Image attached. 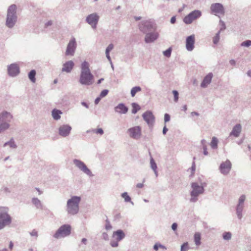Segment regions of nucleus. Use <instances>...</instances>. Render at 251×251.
I'll return each instance as SVG.
<instances>
[{"label": "nucleus", "instance_id": "obj_5", "mask_svg": "<svg viewBox=\"0 0 251 251\" xmlns=\"http://www.w3.org/2000/svg\"><path fill=\"white\" fill-rule=\"evenodd\" d=\"M12 118V115L7 111H4L0 113V133L9 128V123Z\"/></svg>", "mask_w": 251, "mask_h": 251}, {"label": "nucleus", "instance_id": "obj_56", "mask_svg": "<svg viewBox=\"0 0 251 251\" xmlns=\"http://www.w3.org/2000/svg\"><path fill=\"white\" fill-rule=\"evenodd\" d=\"M195 169H196L195 163V162L193 161V162L192 163V165L191 168V171H192L193 173H194V172L195 171Z\"/></svg>", "mask_w": 251, "mask_h": 251}, {"label": "nucleus", "instance_id": "obj_17", "mask_svg": "<svg viewBox=\"0 0 251 251\" xmlns=\"http://www.w3.org/2000/svg\"><path fill=\"white\" fill-rule=\"evenodd\" d=\"M7 72L9 76L15 77L19 74L20 68L17 64L13 63L8 66Z\"/></svg>", "mask_w": 251, "mask_h": 251}, {"label": "nucleus", "instance_id": "obj_14", "mask_svg": "<svg viewBox=\"0 0 251 251\" xmlns=\"http://www.w3.org/2000/svg\"><path fill=\"white\" fill-rule=\"evenodd\" d=\"M130 137L137 139H139L141 135V128L139 126H135L129 128L127 130Z\"/></svg>", "mask_w": 251, "mask_h": 251}, {"label": "nucleus", "instance_id": "obj_31", "mask_svg": "<svg viewBox=\"0 0 251 251\" xmlns=\"http://www.w3.org/2000/svg\"><path fill=\"white\" fill-rule=\"evenodd\" d=\"M36 71L35 70H31L28 74V76L30 81L32 82H35L36 81Z\"/></svg>", "mask_w": 251, "mask_h": 251}, {"label": "nucleus", "instance_id": "obj_27", "mask_svg": "<svg viewBox=\"0 0 251 251\" xmlns=\"http://www.w3.org/2000/svg\"><path fill=\"white\" fill-rule=\"evenodd\" d=\"M61 114H62V112L61 110L55 108L53 109L51 111L52 116L55 120H59L61 118L60 115Z\"/></svg>", "mask_w": 251, "mask_h": 251}, {"label": "nucleus", "instance_id": "obj_63", "mask_svg": "<svg viewBox=\"0 0 251 251\" xmlns=\"http://www.w3.org/2000/svg\"><path fill=\"white\" fill-rule=\"evenodd\" d=\"M121 218V214L120 213L117 214L114 216L115 220L119 219Z\"/></svg>", "mask_w": 251, "mask_h": 251}, {"label": "nucleus", "instance_id": "obj_49", "mask_svg": "<svg viewBox=\"0 0 251 251\" xmlns=\"http://www.w3.org/2000/svg\"><path fill=\"white\" fill-rule=\"evenodd\" d=\"M118 242L117 240L111 241L110 244L112 247H117L119 246Z\"/></svg>", "mask_w": 251, "mask_h": 251}, {"label": "nucleus", "instance_id": "obj_1", "mask_svg": "<svg viewBox=\"0 0 251 251\" xmlns=\"http://www.w3.org/2000/svg\"><path fill=\"white\" fill-rule=\"evenodd\" d=\"M94 82V76L89 68V64L86 61H83L80 65V74L79 82L83 85L90 86Z\"/></svg>", "mask_w": 251, "mask_h": 251}, {"label": "nucleus", "instance_id": "obj_24", "mask_svg": "<svg viewBox=\"0 0 251 251\" xmlns=\"http://www.w3.org/2000/svg\"><path fill=\"white\" fill-rule=\"evenodd\" d=\"M74 65L75 64L73 61H68L63 64L61 71L62 72H65L68 73H70Z\"/></svg>", "mask_w": 251, "mask_h": 251}, {"label": "nucleus", "instance_id": "obj_2", "mask_svg": "<svg viewBox=\"0 0 251 251\" xmlns=\"http://www.w3.org/2000/svg\"><path fill=\"white\" fill-rule=\"evenodd\" d=\"M81 198L79 196H74L69 199L67 202L66 211L68 214L71 215L77 214L79 211V203Z\"/></svg>", "mask_w": 251, "mask_h": 251}, {"label": "nucleus", "instance_id": "obj_13", "mask_svg": "<svg viewBox=\"0 0 251 251\" xmlns=\"http://www.w3.org/2000/svg\"><path fill=\"white\" fill-rule=\"evenodd\" d=\"M76 42L75 37H72L67 45L66 51V55H73L76 48Z\"/></svg>", "mask_w": 251, "mask_h": 251}, {"label": "nucleus", "instance_id": "obj_39", "mask_svg": "<svg viewBox=\"0 0 251 251\" xmlns=\"http://www.w3.org/2000/svg\"><path fill=\"white\" fill-rule=\"evenodd\" d=\"M220 31H219L213 38V42L214 44H217L220 40Z\"/></svg>", "mask_w": 251, "mask_h": 251}, {"label": "nucleus", "instance_id": "obj_62", "mask_svg": "<svg viewBox=\"0 0 251 251\" xmlns=\"http://www.w3.org/2000/svg\"><path fill=\"white\" fill-rule=\"evenodd\" d=\"M81 104L82 105H83V106L85 107L86 108H89V105L85 101H82L81 102Z\"/></svg>", "mask_w": 251, "mask_h": 251}, {"label": "nucleus", "instance_id": "obj_41", "mask_svg": "<svg viewBox=\"0 0 251 251\" xmlns=\"http://www.w3.org/2000/svg\"><path fill=\"white\" fill-rule=\"evenodd\" d=\"M241 46L242 47H249L251 46V40H247L242 42Z\"/></svg>", "mask_w": 251, "mask_h": 251}, {"label": "nucleus", "instance_id": "obj_23", "mask_svg": "<svg viewBox=\"0 0 251 251\" xmlns=\"http://www.w3.org/2000/svg\"><path fill=\"white\" fill-rule=\"evenodd\" d=\"M212 77H213V74L212 73H208L203 78V79L201 84V87L202 88L207 87L208 85H209L211 83Z\"/></svg>", "mask_w": 251, "mask_h": 251}, {"label": "nucleus", "instance_id": "obj_15", "mask_svg": "<svg viewBox=\"0 0 251 251\" xmlns=\"http://www.w3.org/2000/svg\"><path fill=\"white\" fill-rule=\"evenodd\" d=\"M142 117L149 126H153L155 121V117L151 111L147 110L143 114Z\"/></svg>", "mask_w": 251, "mask_h": 251}, {"label": "nucleus", "instance_id": "obj_47", "mask_svg": "<svg viewBox=\"0 0 251 251\" xmlns=\"http://www.w3.org/2000/svg\"><path fill=\"white\" fill-rule=\"evenodd\" d=\"M30 235L31 236H34L36 237V238H37L38 236V232L37 231L34 229L32 230L31 232H30L29 233Z\"/></svg>", "mask_w": 251, "mask_h": 251}, {"label": "nucleus", "instance_id": "obj_40", "mask_svg": "<svg viewBox=\"0 0 251 251\" xmlns=\"http://www.w3.org/2000/svg\"><path fill=\"white\" fill-rule=\"evenodd\" d=\"M188 249L189 246L188 242H185L181 246L180 251H187Z\"/></svg>", "mask_w": 251, "mask_h": 251}, {"label": "nucleus", "instance_id": "obj_46", "mask_svg": "<svg viewBox=\"0 0 251 251\" xmlns=\"http://www.w3.org/2000/svg\"><path fill=\"white\" fill-rule=\"evenodd\" d=\"M108 90L107 89H104L100 93V96L102 98L104 97H105L108 93Z\"/></svg>", "mask_w": 251, "mask_h": 251}, {"label": "nucleus", "instance_id": "obj_3", "mask_svg": "<svg viewBox=\"0 0 251 251\" xmlns=\"http://www.w3.org/2000/svg\"><path fill=\"white\" fill-rule=\"evenodd\" d=\"M17 6L15 4L10 5L7 10L5 25L9 28H13L17 21Z\"/></svg>", "mask_w": 251, "mask_h": 251}, {"label": "nucleus", "instance_id": "obj_18", "mask_svg": "<svg viewBox=\"0 0 251 251\" xmlns=\"http://www.w3.org/2000/svg\"><path fill=\"white\" fill-rule=\"evenodd\" d=\"M72 127L70 125H63L58 128V134L63 137H66L69 136Z\"/></svg>", "mask_w": 251, "mask_h": 251}, {"label": "nucleus", "instance_id": "obj_51", "mask_svg": "<svg viewBox=\"0 0 251 251\" xmlns=\"http://www.w3.org/2000/svg\"><path fill=\"white\" fill-rule=\"evenodd\" d=\"M171 228H172L173 230L176 231L177 229V223H174L172 224V226H171Z\"/></svg>", "mask_w": 251, "mask_h": 251}, {"label": "nucleus", "instance_id": "obj_28", "mask_svg": "<svg viewBox=\"0 0 251 251\" xmlns=\"http://www.w3.org/2000/svg\"><path fill=\"white\" fill-rule=\"evenodd\" d=\"M32 202L36 206V208L43 209V205L41 201L38 198H32Z\"/></svg>", "mask_w": 251, "mask_h": 251}, {"label": "nucleus", "instance_id": "obj_61", "mask_svg": "<svg viewBox=\"0 0 251 251\" xmlns=\"http://www.w3.org/2000/svg\"><path fill=\"white\" fill-rule=\"evenodd\" d=\"M220 23H222V27H223L222 28H221V29H220V31H221V30H222L225 29H226V27L225 24V23H224L223 21H222V20H220Z\"/></svg>", "mask_w": 251, "mask_h": 251}, {"label": "nucleus", "instance_id": "obj_32", "mask_svg": "<svg viewBox=\"0 0 251 251\" xmlns=\"http://www.w3.org/2000/svg\"><path fill=\"white\" fill-rule=\"evenodd\" d=\"M6 146H9L10 148L13 149H16L17 147L13 138H11L9 141L4 144L3 147H6Z\"/></svg>", "mask_w": 251, "mask_h": 251}, {"label": "nucleus", "instance_id": "obj_9", "mask_svg": "<svg viewBox=\"0 0 251 251\" xmlns=\"http://www.w3.org/2000/svg\"><path fill=\"white\" fill-rule=\"evenodd\" d=\"M246 200V196L242 195L238 199V203L236 206V213L238 219L241 220L243 217L242 212L244 208V202Z\"/></svg>", "mask_w": 251, "mask_h": 251}, {"label": "nucleus", "instance_id": "obj_54", "mask_svg": "<svg viewBox=\"0 0 251 251\" xmlns=\"http://www.w3.org/2000/svg\"><path fill=\"white\" fill-rule=\"evenodd\" d=\"M101 99V98L100 96L98 97L95 100V104H98L100 101V100Z\"/></svg>", "mask_w": 251, "mask_h": 251}, {"label": "nucleus", "instance_id": "obj_42", "mask_svg": "<svg viewBox=\"0 0 251 251\" xmlns=\"http://www.w3.org/2000/svg\"><path fill=\"white\" fill-rule=\"evenodd\" d=\"M93 132L97 134L102 135L104 133L103 130L101 128H99L98 129H95L93 130Z\"/></svg>", "mask_w": 251, "mask_h": 251}, {"label": "nucleus", "instance_id": "obj_37", "mask_svg": "<svg viewBox=\"0 0 251 251\" xmlns=\"http://www.w3.org/2000/svg\"><path fill=\"white\" fill-rule=\"evenodd\" d=\"M223 238L225 240H229L231 238V233L230 232H225L223 234Z\"/></svg>", "mask_w": 251, "mask_h": 251}, {"label": "nucleus", "instance_id": "obj_53", "mask_svg": "<svg viewBox=\"0 0 251 251\" xmlns=\"http://www.w3.org/2000/svg\"><path fill=\"white\" fill-rule=\"evenodd\" d=\"M170 22L172 24H174L176 22V16H173L170 20Z\"/></svg>", "mask_w": 251, "mask_h": 251}, {"label": "nucleus", "instance_id": "obj_11", "mask_svg": "<svg viewBox=\"0 0 251 251\" xmlns=\"http://www.w3.org/2000/svg\"><path fill=\"white\" fill-rule=\"evenodd\" d=\"M74 164L82 172L89 176H93L94 175L91 170L87 167L85 164L82 161L75 159L73 160Z\"/></svg>", "mask_w": 251, "mask_h": 251}, {"label": "nucleus", "instance_id": "obj_43", "mask_svg": "<svg viewBox=\"0 0 251 251\" xmlns=\"http://www.w3.org/2000/svg\"><path fill=\"white\" fill-rule=\"evenodd\" d=\"M106 224L105 226V228L107 230H109L112 229V226L111 225L109 221L107 219L105 221Z\"/></svg>", "mask_w": 251, "mask_h": 251}, {"label": "nucleus", "instance_id": "obj_29", "mask_svg": "<svg viewBox=\"0 0 251 251\" xmlns=\"http://www.w3.org/2000/svg\"><path fill=\"white\" fill-rule=\"evenodd\" d=\"M150 165H151V168L152 169V170L153 171L154 173H155V175L157 176V165L155 163L154 159L151 156L150 158Z\"/></svg>", "mask_w": 251, "mask_h": 251}, {"label": "nucleus", "instance_id": "obj_57", "mask_svg": "<svg viewBox=\"0 0 251 251\" xmlns=\"http://www.w3.org/2000/svg\"><path fill=\"white\" fill-rule=\"evenodd\" d=\"M203 154H204V155H208V151H207V148H206V146H204V147H203Z\"/></svg>", "mask_w": 251, "mask_h": 251}, {"label": "nucleus", "instance_id": "obj_8", "mask_svg": "<svg viewBox=\"0 0 251 251\" xmlns=\"http://www.w3.org/2000/svg\"><path fill=\"white\" fill-rule=\"evenodd\" d=\"M140 30L144 33L153 31L155 30L154 23L151 20L143 21L139 24Z\"/></svg>", "mask_w": 251, "mask_h": 251}, {"label": "nucleus", "instance_id": "obj_33", "mask_svg": "<svg viewBox=\"0 0 251 251\" xmlns=\"http://www.w3.org/2000/svg\"><path fill=\"white\" fill-rule=\"evenodd\" d=\"M131 106L132 107L131 112L134 114H136L141 109L139 105L135 102L132 103Z\"/></svg>", "mask_w": 251, "mask_h": 251}, {"label": "nucleus", "instance_id": "obj_52", "mask_svg": "<svg viewBox=\"0 0 251 251\" xmlns=\"http://www.w3.org/2000/svg\"><path fill=\"white\" fill-rule=\"evenodd\" d=\"M1 191H3L5 193H10V191L9 190V188L6 187H3L1 188Z\"/></svg>", "mask_w": 251, "mask_h": 251}, {"label": "nucleus", "instance_id": "obj_60", "mask_svg": "<svg viewBox=\"0 0 251 251\" xmlns=\"http://www.w3.org/2000/svg\"><path fill=\"white\" fill-rule=\"evenodd\" d=\"M159 243H156L154 245L153 248L155 251H157L158 250L159 248Z\"/></svg>", "mask_w": 251, "mask_h": 251}, {"label": "nucleus", "instance_id": "obj_64", "mask_svg": "<svg viewBox=\"0 0 251 251\" xmlns=\"http://www.w3.org/2000/svg\"><path fill=\"white\" fill-rule=\"evenodd\" d=\"M229 63L231 65L235 66L236 64V62L234 59H231L229 61Z\"/></svg>", "mask_w": 251, "mask_h": 251}, {"label": "nucleus", "instance_id": "obj_35", "mask_svg": "<svg viewBox=\"0 0 251 251\" xmlns=\"http://www.w3.org/2000/svg\"><path fill=\"white\" fill-rule=\"evenodd\" d=\"M201 236L200 233H198V232L196 233L194 235V241H195V244L197 246H199L201 245Z\"/></svg>", "mask_w": 251, "mask_h": 251}, {"label": "nucleus", "instance_id": "obj_26", "mask_svg": "<svg viewBox=\"0 0 251 251\" xmlns=\"http://www.w3.org/2000/svg\"><path fill=\"white\" fill-rule=\"evenodd\" d=\"M112 236L113 237H116L117 241H120L125 238L126 234L123 230L118 229L113 232Z\"/></svg>", "mask_w": 251, "mask_h": 251}, {"label": "nucleus", "instance_id": "obj_58", "mask_svg": "<svg viewBox=\"0 0 251 251\" xmlns=\"http://www.w3.org/2000/svg\"><path fill=\"white\" fill-rule=\"evenodd\" d=\"M105 54H106V57L107 58V59L108 60V61H109L110 63L111 64H112V61H111V57L110 56L109 53H105Z\"/></svg>", "mask_w": 251, "mask_h": 251}, {"label": "nucleus", "instance_id": "obj_16", "mask_svg": "<svg viewBox=\"0 0 251 251\" xmlns=\"http://www.w3.org/2000/svg\"><path fill=\"white\" fill-rule=\"evenodd\" d=\"M231 168V163L229 160H226L225 162H223L220 165L219 169L221 173L224 175H227Z\"/></svg>", "mask_w": 251, "mask_h": 251}, {"label": "nucleus", "instance_id": "obj_10", "mask_svg": "<svg viewBox=\"0 0 251 251\" xmlns=\"http://www.w3.org/2000/svg\"><path fill=\"white\" fill-rule=\"evenodd\" d=\"M201 15V11L198 10H195L190 12L184 18L183 22L187 25L190 24L193 22L194 20L200 17Z\"/></svg>", "mask_w": 251, "mask_h": 251}, {"label": "nucleus", "instance_id": "obj_44", "mask_svg": "<svg viewBox=\"0 0 251 251\" xmlns=\"http://www.w3.org/2000/svg\"><path fill=\"white\" fill-rule=\"evenodd\" d=\"M172 92L174 96V101L175 102H177L178 100L179 95L178 91L176 90H173Z\"/></svg>", "mask_w": 251, "mask_h": 251}, {"label": "nucleus", "instance_id": "obj_45", "mask_svg": "<svg viewBox=\"0 0 251 251\" xmlns=\"http://www.w3.org/2000/svg\"><path fill=\"white\" fill-rule=\"evenodd\" d=\"M114 45L113 44H110L105 50V53H110V52L113 49Z\"/></svg>", "mask_w": 251, "mask_h": 251}, {"label": "nucleus", "instance_id": "obj_30", "mask_svg": "<svg viewBox=\"0 0 251 251\" xmlns=\"http://www.w3.org/2000/svg\"><path fill=\"white\" fill-rule=\"evenodd\" d=\"M121 197L124 199L126 202H130L132 205H134V202L131 201L130 197L128 195L127 192H124L121 194Z\"/></svg>", "mask_w": 251, "mask_h": 251}, {"label": "nucleus", "instance_id": "obj_50", "mask_svg": "<svg viewBox=\"0 0 251 251\" xmlns=\"http://www.w3.org/2000/svg\"><path fill=\"white\" fill-rule=\"evenodd\" d=\"M102 239H104V240H108L109 239V236H108V235L107 233L106 232H103L102 234Z\"/></svg>", "mask_w": 251, "mask_h": 251}, {"label": "nucleus", "instance_id": "obj_7", "mask_svg": "<svg viewBox=\"0 0 251 251\" xmlns=\"http://www.w3.org/2000/svg\"><path fill=\"white\" fill-rule=\"evenodd\" d=\"M72 227L69 224H64L61 226L53 235L56 239L65 237L69 236L71 233Z\"/></svg>", "mask_w": 251, "mask_h": 251}, {"label": "nucleus", "instance_id": "obj_36", "mask_svg": "<svg viewBox=\"0 0 251 251\" xmlns=\"http://www.w3.org/2000/svg\"><path fill=\"white\" fill-rule=\"evenodd\" d=\"M218 139L215 137H212V140H211V142L210 143V146H211V148L213 149H217L218 147Z\"/></svg>", "mask_w": 251, "mask_h": 251}, {"label": "nucleus", "instance_id": "obj_34", "mask_svg": "<svg viewBox=\"0 0 251 251\" xmlns=\"http://www.w3.org/2000/svg\"><path fill=\"white\" fill-rule=\"evenodd\" d=\"M142 90L141 87L135 86L133 87L130 91L131 96L132 97H134L137 92H140Z\"/></svg>", "mask_w": 251, "mask_h": 251}, {"label": "nucleus", "instance_id": "obj_21", "mask_svg": "<svg viewBox=\"0 0 251 251\" xmlns=\"http://www.w3.org/2000/svg\"><path fill=\"white\" fill-rule=\"evenodd\" d=\"M145 34L146 36L145 37V42L146 43L153 42L158 37V34L157 32L152 31Z\"/></svg>", "mask_w": 251, "mask_h": 251}, {"label": "nucleus", "instance_id": "obj_55", "mask_svg": "<svg viewBox=\"0 0 251 251\" xmlns=\"http://www.w3.org/2000/svg\"><path fill=\"white\" fill-rule=\"evenodd\" d=\"M52 25V22L51 21H49L45 24V26L46 27H47L51 25Z\"/></svg>", "mask_w": 251, "mask_h": 251}, {"label": "nucleus", "instance_id": "obj_6", "mask_svg": "<svg viewBox=\"0 0 251 251\" xmlns=\"http://www.w3.org/2000/svg\"><path fill=\"white\" fill-rule=\"evenodd\" d=\"M191 186L192 191L190 192V201L196 202L198 200L199 196L204 193V188L203 186L199 185L197 182H192Z\"/></svg>", "mask_w": 251, "mask_h": 251}, {"label": "nucleus", "instance_id": "obj_59", "mask_svg": "<svg viewBox=\"0 0 251 251\" xmlns=\"http://www.w3.org/2000/svg\"><path fill=\"white\" fill-rule=\"evenodd\" d=\"M168 129L167 128L166 126H165L163 128L162 133L164 135H165L168 131Z\"/></svg>", "mask_w": 251, "mask_h": 251}, {"label": "nucleus", "instance_id": "obj_48", "mask_svg": "<svg viewBox=\"0 0 251 251\" xmlns=\"http://www.w3.org/2000/svg\"><path fill=\"white\" fill-rule=\"evenodd\" d=\"M171 119L170 115L168 113H165L164 115V122L166 123L170 121Z\"/></svg>", "mask_w": 251, "mask_h": 251}, {"label": "nucleus", "instance_id": "obj_20", "mask_svg": "<svg viewBox=\"0 0 251 251\" xmlns=\"http://www.w3.org/2000/svg\"><path fill=\"white\" fill-rule=\"evenodd\" d=\"M195 42V35L194 34L188 36L186 39V48L188 51H192L194 49Z\"/></svg>", "mask_w": 251, "mask_h": 251}, {"label": "nucleus", "instance_id": "obj_38", "mask_svg": "<svg viewBox=\"0 0 251 251\" xmlns=\"http://www.w3.org/2000/svg\"><path fill=\"white\" fill-rule=\"evenodd\" d=\"M172 51V48L170 47L166 50L163 51V54L165 56H166L167 57H170L171 55Z\"/></svg>", "mask_w": 251, "mask_h": 251}, {"label": "nucleus", "instance_id": "obj_25", "mask_svg": "<svg viewBox=\"0 0 251 251\" xmlns=\"http://www.w3.org/2000/svg\"><path fill=\"white\" fill-rule=\"evenodd\" d=\"M242 130L241 125L239 124H236L232 128V131L229 134V136H233L237 137L239 136Z\"/></svg>", "mask_w": 251, "mask_h": 251}, {"label": "nucleus", "instance_id": "obj_19", "mask_svg": "<svg viewBox=\"0 0 251 251\" xmlns=\"http://www.w3.org/2000/svg\"><path fill=\"white\" fill-rule=\"evenodd\" d=\"M210 10L213 13H218L224 15L225 14V9L220 3H215L211 5Z\"/></svg>", "mask_w": 251, "mask_h": 251}, {"label": "nucleus", "instance_id": "obj_12", "mask_svg": "<svg viewBox=\"0 0 251 251\" xmlns=\"http://www.w3.org/2000/svg\"><path fill=\"white\" fill-rule=\"evenodd\" d=\"M99 16L96 13H92L88 15L86 18V22L91 25L93 28L95 29L99 20Z\"/></svg>", "mask_w": 251, "mask_h": 251}, {"label": "nucleus", "instance_id": "obj_22", "mask_svg": "<svg viewBox=\"0 0 251 251\" xmlns=\"http://www.w3.org/2000/svg\"><path fill=\"white\" fill-rule=\"evenodd\" d=\"M128 110V107L123 103H120L114 107L115 112L121 114H126Z\"/></svg>", "mask_w": 251, "mask_h": 251}, {"label": "nucleus", "instance_id": "obj_4", "mask_svg": "<svg viewBox=\"0 0 251 251\" xmlns=\"http://www.w3.org/2000/svg\"><path fill=\"white\" fill-rule=\"evenodd\" d=\"M12 222V218L8 214V208L6 207H0V230L9 226Z\"/></svg>", "mask_w": 251, "mask_h": 251}]
</instances>
